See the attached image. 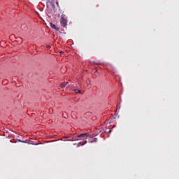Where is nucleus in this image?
Segmentation results:
<instances>
[{
    "instance_id": "obj_1",
    "label": "nucleus",
    "mask_w": 179,
    "mask_h": 179,
    "mask_svg": "<svg viewBox=\"0 0 179 179\" xmlns=\"http://www.w3.org/2000/svg\"><path fill=\"white\" fill-rule=\"evenodd\" d=\"M61 25L62 27H66L68 26V20L65 18V15H62L60 20Z\"/></svg>"
},
{
    "instance_id": "obj_2",
    "label": "nucleus",
    "mask_w": 179,
    "mask_h": 179,
    "mask_svg": "<svg viewBox=\"0 0 179 179\" xmlns=\"http://www.w3.org/2000/svg\"><path fill=\"white\" fill-rule=\"evenodd\" d=\"M77 138H83V139H87L89 138L88 133L80 134L77 136Z\"/></svg>"
},
{
    "instance_id": "obj_3",
    "label": "nucleus",
    "mask_w": 179,
    "mask_h": 179,
    "mask_svg": "<svg viewBox=\"0 0 179 179\" xmlns=\"http://www.w3.org/2000/svg\"><path fill=\"white\" fill-rule=\"evenodd\" d=\"M62 141H64V142H73L75 139H73V138H71V136H65L63 137Z\"/></svg>"
},
{
    "instance_id": "obj_4",
    "label": "nucleus",
    "mask_w": 179,
    "mask_h": 179,
    "mask_svg": "<svg viewBox=\"0 0 179 179\" xmlns=\"http://www.w3.org/2000/svg\"><path fill=\"white\" fill-rule=\"evenodd\" d=\"M87 143V141H80L77 144V148H79L80 146H83V145H86Z\"/></svg>"
},
{
    "instance_id": "obj_5",
    "label": "nucleus",
    "mask_w": 179,
    "mask_h": 179,
    "mask_svg": "<svg viewBox=\"0 0 179 179\" xmlns=\"http://www.w3.org/2000/svg\"><path fill=\"white\" fill-rule=\"evenodd\" d=\"M28 27H27V24H22L21 25V30H23V31H26L27 30Z\"/></svg>"
},
{
    "instance_id": "obj_6",
    "label": "nucleus",
    "mask_w": 179,
    "mask_h": 179,
    "mask_svg": "<svg viewBox=\"0 0 179 179\" xmlns=\"http://www.w3.org/2000/svg\"><path fill=\"white\" fill-rule=\"evenodd\" d=\"M50 27H52V29H55V30H57V31L59 30V27H57L52 23H50Z\"/></svg>"
},
{
    "instance_id": "obj_7",
    "label": "nucleus",
    "mask_w": 179,
    "mask_h": 179,
    "mask_svg": "<svg viewBox=\"0 0 179 179\" xmlns=\"http://www.w3.org/2000/svg\"><path fill=\"white\" fill-rule=\"evenodd\" d=\"M68 83H69L68 82H64V83H61L60 87H62V88L65 87V86H66Z\"/></svg>"
},
{
    "instance_id": "obj_8",
    "label": "nucleus",
    "mask_w": 179,
    "mask_h": 179,
    "mask_svg": "<svg viewBox=\"0 0 179 179\" xmlns=\"http://www.w3.org/2000/svg\"><path fill=\"white\" fill-rule=\"evenodd\" d=\"M69 86L70 87H78V84L71 83V84Z\"/></svg>"
},
{
    "instance_id": "obj_9",
    "label": "nucleus",
    "mask_w": 179,
    "mask_h": 179,
    "mask_svg": "<svg viewBox=\"0 0 179 179\" xmlns=\"http://www.w3.org/2000/svg\"><path fill=\"white\" fill-rule=\"evenodd\" d=\"M73 91L75 92V93H80V94H82L83 93V91L79 90H74Z\"/></svg>"
},
{
    "instance_id": "obj_10",
    "label": "nucleus",
    "mask_w": 179,
    "mask_h": 179,
    "mask_svg": "<svg viewBox=\"0 0 179 179\" xmlns=\"http://www.w3.org/2000/svg\"><path fill=\"white\" fill-rule=\"evenodd\" d=\"M94 142H97V138H95L93 139V141H91L90 143H93Z\"/></svg>"
},
{
    "instance_id": "obj_11",
    "label": "nucleus",
    "mask_w": 179,
    "mask_h": 179,
    "mask_svg": "<svg viewBox=\"0 0 179 179\" xmlns=\"http://www.w3.org/2000/svg\"><path fill=\"white\" fill-rule=\"evenodd\" d=\"M20 142H22V143H26V141H20Z\"/></svg>"
},
{
    "instance_id": "obj_12",
    "label": "nucleus",
    "mask_w": 179,
    "mask_h": 179,
    "mask_svg": "<svg viewBox=\"0 0 179 179\" xmlns=\"http://www.w3.org/2000/svg\"><path fill=\"white\" fill-rule=\"evenodd\" d=\"M47 48L50 49V48H51V46L48 45V46H47Z\"/></svg>"
},
{
    "instance_id": "obj_13",
    "label": "nucleus",
    "mask_w": 179,
    "mask_h": 179,
    "mask_svg": "<svg viewBox=\"0 0 179 179\" xmlns=\"http://www.w3.org/2000/svg\"><path fill=\"white\" fill-rule=\"evenodd\" d=\"M95 70L97 71V67H95Z\"/></svg>"
},
{
    "instance_id": "obj_14",
    "label": "nucleus",
    "mask_w": 179,
    "mask_h": 179,
    "mask_svg": "<svg viewBox=\"0 0 179 179\" xmlns=\"http://www.w3.org/2000/svg\"><path fill=\"white\" fill-rule=\"evenodd\" d=\"M60 54H62V51H60Z\"/></svg>"
}]
</instances>
